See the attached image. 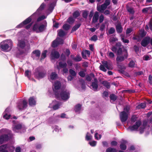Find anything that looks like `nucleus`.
<instances>
[{"label": "nucleus", "mask_w": 152, "mask_h": 152, "mask_svg": "<svg viewBox=\"0 0 152 152\" xmlns=\"http://www.w3.org/2000/svg\"><path fill=\"white\" fill-rule=\"evenodd\" d=\"M31 74V72L29 70H26L25 72V76L27 77L29 79H30V78Z\"/></svg>", "instance_id": "c756f323"}, {"label": "nucleus", "mask_w": 152, "mask_h": 152, "mask_svg": "<svg viewBox=\"0 0 152 152\" xmlns=\"http://www.w3.org/2000/svg\"><path fill=\"white\" fill-rule=\"evenodd\" d=\"M105 68V66L103 65H101L99 66L100 69L104 72H106L107 71Z\"/></svg>", "instance_id": "c03bdc74"}, {"label": "nucleus", "mask_w": 152, "mask_h": 152, "mask_svg": "<svg viewBox=\"0 0 152 152\" xmlns=\"http://www.w3.org/2000/svg\"><path fill=\"white\" fill-rule=\"evenodd\" d=\"M71 57L73 60L76 61H80L82 59L81 57L79 56H77L75 57H73V56L71 55Z\"/></svg>", "instance_id": "cd10ccee"}, {"label": "nucleus", "mask_w": 152, "mask_h": 152, "mask_svg": "<svg viewBox=\"0 0 152 152\" xmlns=\"http://www.w3.org/2000/svg\"><path fill=\"white\" fill-rule=\"evenodd\" d=\"M122 40L125 43H128L129 42V41L128 39H125L124 38H122Z\"/></svg>", "instance_id": "774afa93"}, {"label": "nucleus", "mask_w": 152, "mask_h": 152, "mask_svg": "<svg viewBox=\"0 0 152 152\" xmlns=\"http://www.w3.org/2000/svg\"><path fill=\"white\" fill-rule=\"evenodd\" d=\"M117 57L116 61L118 62H121L126 58L128 57V53L127 50H125L122 51V49L120 48L117 52Z\"/></svg>", "instance_id": "20e7f679"}, {"label": "nucleus", "mask_w": 152, "mask_h": 152, "mask_svg": "<svg viewBox=\"0 0 152 152\" xmlns=\"http://www.w3.org/2000/svg\"><path fill=\"white\" fill-rule=\"evenodd\" d=\"M61 103L60 102L54 101L50 104V106L51 107L52 106L53 109L54 110H56L59 109L60 106L61 105Z\"/></svg>", "instance_id": "6e6552de"}, {"label": "nucleus", "mask_w": 152, "mask_h": 152, "mask_svg": "<svg viewBox=\"0 0 152 152\" xmlns=\"http://www.w3.org/2000/svg\"><path fill=\"white\" fill-rule=\"evenodd\" d=\"M108 95V93L107 91H104L103 93V96L104 97H107Z\"/></svg>", "instance_id": "69168bd1"}, {"label": "nucleus", "mask_w": 152, "mask_h": 152, "mask_svg": "<svg viewBox=\"0 0 152 152\" xmlns=\"http://www.w3.org/2000/svg\"><path fill=\"white\" fill-rule=\"evenodd\" d=\"M146 106V103H142L137 106V108H144Z\"/></svg>", "instance_id": "72a5a7b5"}, {"label": "nucleus", "mask_w": 152, "mask_h": 152, "mask_svg": "<svg viewBox=\"0 0 152 152\" xmlns=\"http://www.w3.org/2000/svg\"><path fill=\"white\" fill-rule=\"evenodd\" d=\"M149 83L150 84H152V76L150 75L149 76Z\"/></svg>", "instance_id": "338daca9"}, {"label": "nucleus", "mask_w": 152, "mask_h": 152, "mask_svg": "<svg viewBox=\"0 0 152 152\" xmlns=\"http://www.w3.org/2000/svg\"><path fill=\"white\" fill-rule=\"evenodd\" d=\"M92 137V136L89 133H87L86 136V140H90L91 139Z\"/></svg>", "instance_id": "79ce46f5"}, {"label": "nucleus", "mask_w": 152, "mask_h": 152, "mask_svg": "<svg viewBox=\"0 0 152 152\" xmlns=\"http://www.w3.org/2000/svg\"><path fill=\"white\" fill-rule=\"evenodd\" d=\"M27 102L25 100L22 102H19L18 105V107L20 110H22L26 108L27 106Z\"/></svg>", "instance_id": "ddd939ff"}, {"label": "nucleus", "mask_w": 152, "mask_h": 152, "mask_svg": "<svg viewBox=\"0 0 152 152\" xmlns=\"http://www.w3.org/2000/svg\"><path fill=\"white\" fill-rule=\"evenodd\" d=\"M102 136L100 134H99L97 132H96L94 135V137L95 139L97 140H98L101 139Z\"/></svg>", "instance_id": "e433bc0d"}, {"label": "nucleus", "mask_w": 152, "mask_h": 152, "mask_svg": "<svg viewBox=\"0 0 152 152\" xmlns=\"http://www.w3.org/2000/svg\"><path fill=\"white\" fill-rule=\"evenodd\" d=\"M81 105L78 104L76 105L75 107V110L76 112H79L81 110Z\"/></svg>", "instance_id": "f704fd0d"}, {"label": "nucleus", "mask_w": 152, "mask_h": 152, "mask_svg": "<svg viewBox=\"0 0 152 152\" xmlns=\"http://www.w3.org/2000/svg\"><path fill=\"white\" fill-rule=\"evenodd\" d=\"M69 72L70 74L73 76H75L76 75V73L72 69H69Z\"/></svg>", "instance_id": "58836bf2"}, {"label": "nucleus", "mask_w": 152, "mask_h": 152, "mask_svg": "<svg viewBox=\"0 0 152 152\" xmlns=\"http://www.w3.org/2000/svg\"><path fill=\"white\" fill-rule=\"evenodd\" d=\"M106 152H117V150L114 148H109L107 149Z\"/></svg>", "instance_id": "7c9ffc66"}, {"label": "nucleus", "mask_w": 152, "mask_h": 152, "mask_svg": "<svg viewBox=\"0 0 152 152\" xmlns=\"http://www.w3.org/2000/svg\"><path fill=\"white\" fill-rule=\"evenodd\" d=\"M70 27V26L69 25L67 24H65L63 25V28L64 29L67 30L69 29Z\"/></svg>", "instance_id": "4c0bfd02"}, {"label": "nucleus", "mask_w": 152, "mask_h": 152, "mask_svg": "<svg viewBox=\"0 0 152 152\" xmlns=\"http://www.w3.org/2000/svg\"><path fill=\"white\" fill-rule=\"evenodd\" d=\"M132 29L131 28H128L126 31V34H128L130 33L132 31Z\"/></svg>", "instance_id": "e2e57ef3"}, {"label": "nucleus", "mask_w": 152, "mask_h": 152, "mask_svg": "<svg viewBox=\"0 0 152 152\" xmlns=\"http://www.w3.org/2000/svg\"><path fill=\"white\" fill-rule=\"evenodd\" d=\"M58 35L60 37H62L65 35V33L62 30H60L58 32Z\"/></svg>", "instance_id": "2f4dec72"}, {"label": "nucleus", "mask_w": 152, "mask_h": 152, "mask_svg": "<svg viewBox=\"0 0 152 152\" xmlns=\"http://www.w3.org/2000/svg\"><path fill=\"white\" fill-rule=\"evenodd\" d=\"M45 6V4L44 3H42L35 13L26 19L22 23L18 25L17 26V28H20L22 27L24 25H26L28 23L31 21L32 19H36L39 15L40 12L44 9Z\"/></svg>", "instance_id": "f03ea898"}, {"label": "nucleus", "mask_w": 152, "mask_h": 152, "mask_svg": "<svg viewBox=\"0 0 152 152\" xmlns=\"http://www.w3.org/2000/svg\"><path fill=\"white\" fill-rule=\"evenodd\" d=\"M116 30L118 33H121L122 31V28L120 24H118L116 26Z\"/></svg>", "instance_id": "c85d7f7f"}, {"label": "nucleus", "mask_w": 152, "mask_h": 152, "mask_svg": "<svg viewBox=\"0 0 152 152\" xmlns=\"http://www.w3.org/2000/svg\"><path fill=\"white\" fill-rule=\"evenodd\" d=\"M115 31V29L113 28H111L109 30L108 33L110 34H113Z\"/></svg>", "instance_id": "6e6d98bb"}, {"label": "nucleus", "mask_w": 152, "mask_h": 152, "mask_svg": "<svg viewBox=\"0 0 152 152\" xmlns=\"http://www.w3.org/2000/svg\"><path fill=\"white\" fill-rule=\"evenodd\" d=\"M59 56V54L58 52L56 51L55 50H52L51 57L52 61H53V60L56 58H58Z\"/></svg>", "instance_id": "f8f14e48"}, {"label": "nucleus", "mask_w": 152, "mask_h": 152, "mask_svg": "<svg viewBox=\"0 0 152 152\" xmlns=\"http://www.w3.org/2000/svg\"><path fill=\"white\" fill-rule=\"evenodd\" d=\"M7 145H3L0 146V152H8L7 149L8 148Z\"/></svg>", "instance_id": "5701e85b"}, {"label": "nucleus", "mask_w": 152, "mask_h": 152, "mask_svg": "<svg viewBox=\"0 0 152 152\" xmlns=\"http://www.w3.org/2000/svg\"><path fill=\"white\" fill-rule=\"evenodd\" d=\"M64 41L61 38L57 37L56 39L53 41L52 44V46L53 47H57L58 45L63 44Z\"/></svg>", "instance_id": "1a4fd4ad"}, {"label": "nucleus", "mask_w": 152, "mask_h": 152, "mask_svg": "<svg viewBox=\"0 0 152 152\" xmlns=\"http://www.w3.org/2000/svg\"><path fill=\"white\" fill-rule=\"evenodd\" d=\"M122 141L120 145V147L122 150H125L126 148V144L127 142L126 141L124 140H122Z\"/></svg>", "instance_id": "a878e982"}, {"label": "nucleus", "mask_w": 152, "mask_h": 152, "mask_svg": "<svg viewBox=\"0 0 152 152\" xmlns=\"http://www.w3.org/2000/svg\"><path fill=\"white\" fill-rule=\"evenodd\" d=\"M97 39V37L96 35H94L91 38V40L94 41H96Z\"/></svg>", "instance_id": "864d4df0"}, {"label": "nucleus", "mask_w": 152, "mask_h": 152, "mask_svg": "<svg viewBox=\"0 0 152 152\" xmlns=\"http://www.w3.org/2000/svg\"><path fill=\"white\" fill-rule=\"evenodd\" d=\"M150 42V37H145L142 41L141 44L142 46L145 47Z\"/></svg>", "instance_id": "dca6fc26"}, {"label": "nucleus", "mask_w": 152, "mask_h": 152, "mask_svg": "<svg viewBox=\"0 0 152 152\" xmlns=\"http://www.w3.org/2000/svg\"><path fill=\"white\" fill-rule=\"evenodd\" d=\"M79 15V13L78 12L76 11L75 12L73 15V17L76 18Z\"/></svg>", "instance_id": "4d7b16f0"}, {"label": "nucleus", "mask_w": 152, "mask_h": 152, "mask_svg": "<svg viewBox=\"0 0 152 152\" xmlns=\"http://www.w3.org/2000/svg\"><path fill=\"white\" fill-rule=\"evenodd\" d=\"M18 45V47L20 48V49L23 50L22 51L20 52V54L26 53L27 51L30 49L29 45H26L25 42L23 40L19 41Z\"/></svg>", "instance_id": "423d86ee"}, {"label": "nucleus", "mask_w": 152, "mask_h": 152, "mask_svg": "<svg viewBox=\"0 0 152 152\" xmlns=\"http://www.w3.org/2000/svg\"><path fill=\"white\" fill-rule=\"evenodd\" d=\"M64 61H63L60 62L59 63V66H57V68L58 69H59L60 67L62 68H65L67 64L65 62V58L64 56Z\"/></svg>", "instance_id": "aec40b11"}, {"label": "nucleus", "mask_w": 152, "mask_h": 152, "mask_svg": "<svg viewBox=\"0 0 152 152\" xmlns=\"http://www.w3.org/2000/svg\"><path fill=\"white\" fill-rule=\"evenodd\" d=\"M130 108L129 106H126L124 109V111L120 113V118L122 122H125L127 119Z\"/></svg>", "instance_id": "39448f33"}, {"label": "nucleus", "mask_w": 152, "mask_h": 152, "mask_svg": "<svg viewBox=\"0 0 152 152\" xmlns=\"http://www.w3.org/2000/svg\"><path fill=\"white\" fill-rule=\"evenodd\" d=\"M118 40L115 37H111L110 38V42H113Z\"/></svg>", "instance_id": "052dcab7"}, {"label": "nucleus", "mask_w": 152, "mask_h": 152, "mask_svg": "<svg viewBox=\"0 0 152 152\" xmlns=\"http://www.w3.org/2000/svg\"><path fill=\"white\" fill-rule=\"evenodd\" d=\"M102 84L107 88L110 87V85L109 83L107 81H104L102 83Z\"/></svg>", "instance_id": "ea45409f"}, {"label": "nucleus", "mask_w": 152, "mask_h": 152, "mask_svg": "<svg viewBox=\"0 0 152 152\" xmlns=\"http://www.w3.org/2000/svg\"><path fill=\"white\" fill-rule=\"evenodd\" d=\"M47 52V51L46 50H45L43 51L42 53L41 57L42 59L44 58L46 56V53Z\"/></svg>", "instance_id": "8fccbe9b"}, {"label": "nucleus", "mask_w": 152, "mask_h": 152, "mask_svg": "<svg viewBox=\"0 0 152 152\" xmlns=\"http://www.w3.org/2000/svg\"><path fill=\"white\" fill-rule=\"evenodd\" d=\"M102 65H104L105 67L108 69H111V67L108 64L107 62L106 61H102Z\"/></svg>", "instance_id": "bb28decb"}, {"label": "nucleus", "mask_w": 152, "mask_h": 152, "mask_svg": "<svg viewBox=\"0 0 152 152\" xmlns=\"http://www.w3.org/2000/svg\"><path fill=\"white\" fill-rule=\"evenodd\" d=\"M46 74V72L44 71L36 72L35 73V76L37 78L41 79L44 77Z\"/></svg>", "instance_id": "9b49d317"}, {"label": "nucleus", "mask_w": 152, "mask_h": 152, "mask_svg": "<svg viewBox=\"0 0 152 152\" xmlns=\"http://www.w3.org/2000/svg\"><path fill=\"white\" fill-rule=\"evenodd\" d=\"M12 46V43L10 39L3 41L0 43V48L2 51L7 52L10 50Z\"/></svg>", "instance_id": "7ed1b4c3"}, {"label": "nucleus", "mask_w": 152, "mask_h": 152, "mask_svg": "<svg viewBox=\"0 0 152 152\" xmlns=\"http://www.w3.org/2000/svg\"><path fill=\"white\" fill-rule=\"evenodd\" d=\"M127 9L128 11L130 13L133 14L134 13V9L131 7H127Z\"/></svg>", "instance_id": "a19ab883"}, {"label": "nucleus", "mask_w": 152, "mask_h": 152, "mask_svg": "<svg viewBox=\"0 0 152 152\" xmlns=\"http://www.w3.org/2000/svg\"><path fill=\"white\" fill-rule=\"evenodd\" d=\"M80 24H78L74 26L72 28V31H74L77 30L80 26Z\"/></svg>", "instance_id": "49530a36"}, {"label": "nucleus", "mask_w": 152, "mask_h": 152, "mask_svg": "<svg viewBox=\"0 0 152 152\" xmlns=\"http://www.w3.org/2000/svg\"><path fill=\"white\" fill-rule=\"evenodd\" d=\"M10 111V108H7L4 113H3V117L6 119H8L10 118V115L9 114V113Z\"/></svg>", "instance_id": "a211bd4d"}, {"label": "nucleus", "mask_w": 152, "mask_h": 152, "mask_svg": "<svg viewBox=\"0 0 152 152\" xmlns=\"http://www.w3.org/2000/svg\"><path fill=\"white\" fill-rule=\"evenodd\" d=\"M108 56L110 58H112L114 57V55L113 53L110 52L109 53Z\"/></svg>", "instance_id": "680f3d73"}, {"label": "nucleus", "mask_w": 152, "mask_h": 152, "mask_svg": "<svg viewBox=\"0 0 152 152\" xmlns=\"http://www.w3.org/2000/svg\"><path fill=\"white\" fill-rule=\"evenodd\" d=\"M88 12L87 11H84L83 13V17L85 18H86L88 16Z\"/></svg>", "instance_id": "13d9d810"}, {"label": "nucleus", "mask_w": 152, "mask_h": 152, "mask_svg": "<svg viewBox=\"0 0 152 152\" xmlns=\"http://www.w3.org/2000/svg\"><path fill=\"white\" fill-rule=\"evenodd\" d=\"M110 0H106L104 3L103 4L107 7L110 4Z\"/></svg>", "instance_id": "5fc2aeb1"}, {"label": "nucleus", "mask_w": 152, "mask_h": 152, "mask_svg": "<svg viewBox=\"0 0 152 152\" xmlns=\"http://www.w3.org/2000/svg\"><path fill=\"white\" fill-rule=\"evenodd\" d=\"M61 86L60 82L58 81H56L53 84V89L55 92L56 98L61 97V99L66 100L69 98V92L66 90H61L60 94L58 91Z\"/></svg>", "instance_id": "f257e3e1"}, {"label": "nucleus", "mask_w": 152, "mask_h": 152, "mask_svg": "<svg viewBox=\"0 0 152 152\" xmlns=\"http://www.w3.org/2000/svg\"><path fill=\"white\" fill-rule=\"evenodd\" d=\"M90 88L94 91H97L98 88V80H97L95 78L94 79V82L92 83L91 86Z\"/></svg>", "instance_id": "4468645a"}, {"label": "nucleus", "mask_w": 152, "mask_h": 152, "mask_svg": "<svg viewBox=\"0 0 152 152\" xmlns=\"http://www.w3.org/2000/svg\"><path fill=\"white\" fill-rule=\"evenodd\" d=\"M129 66L130 67H133L136 66L135 62L133 61H131L129 63Z\"/></svg>", "instance_id": "c9c22d12"}, {"label": "nucleus", "mask_w": 152, "mask_h": 152, "mask_svg": "<svg viewBox=\"0 0 152 152\" xmlns=\"http://www.w3.org/2000/svg\"><path fill=\"white\" fill-rule=\"evenodd\" d=\"M74 21V20L72 17H69L67 20V22L69 23H73Z\"/></svg>", "instance_id": "3c124183"}, {"label": "nucleus", "mask_w": 152, "mask_h": 152, "mask_svg": "<svg viewBox=\"0 0 152 152\" xmlns=\"http://www.w3.org/2000/svg\"><path fill=\"white\" fill-rule=\"evenodd\" d=\"M57 77V75L55 72H53L51 74L49 78L50 80L52 81L53 80L56 79Z\"/></svg>", "instance_id": "b1692460"}, {"label": "nucleus", "mask_w": 152, "mask_h": 152, "mask_svg": "<svg viewBox=\"0 0 152 152\" xmlns=\"http://www.w3.org/2000/svg\"><path fill=\"white\" fill-rule=\"evenodd\" d=\"M33 55H34L37 57H39L40 54V52L38 50H36L33 51Z\"/></svg>", "instance_id": "473e14b6"}, {"label": "nucleus", "mask_w": 152, "mask_h": 152, "mask_svg": "<svg viewBox=\"0 0 152 152\" xmlns=\"http://www.w3.org/2000/svg\"><path fill=\"white\" fill-rule=\"evenodd\" d=\"M29 105L33 106L36 105V100L35 98L34 97H31L29 99Z\"/></svg>", "instance_id": "412c9836"}, {"label": "nucleus", "mask_w": 152, "mask_h": 152, "mask_svg": "<svg viewBox=\"0 0 152 152\" xmlns=\"http://www.w3.org/2000/svg\"><path fill=\"white\" fill-rule=\"evenodd\" d=\"M141 122L140 121H138L136 122L135 124L132 126H129L127 129L128 131H134L136 130L140 125Z\"/></svg>", "instance_id": "9d476101"}, {"label": "nucleus", "mask_w": 152, "mask_h": 152, "mask_svg": "<svg viewBox=\"0 0 152 152\" xmlns=\"http://www.w3.org/2000/svg\"><path fill=\"white\" fill-rule=\"evenodd\" d=\"M110 97L111 100L113 101H115L117 99L116 96L114 94L111 95Z\"/></svg>", "instance_id": "de8ad7c7"}, {"label": "nucleus", "mask_w": 152, "mask_h": 152, "mask_svg": "<svg viewBox=\"0 0 152 152\" xmlns=\"http://www.w3.org/2000/svg\"><path fill=\"white\" fill-rule=\"evenodd\" d=\"M46 18V16L45 15H42L39 17L37 19V21L39 22L42 20Z\"/></svg>", "instance_id": "37998d69"}, {"label": "nucleus", "mask_w": 152, "mask_h": 152, "mask_svg": "<svg viewBox=\"0 0 152 152\" xmlns=\"http://www.w3.org/2000/svg\"><path fill=\"white\" fill-rule=\"evenodd\" d=\"M9 139L8 135L7 134L2 135L0 136V144H1L4 142L7 141Z\"/></svg>", "instance_id": "2eb2a0df"}, {"label": "nucleus", "mask_w": 152, "mask_h": 152, "mask_svg": "<svg viewBox=\"0 0 152 152\" xmlns=\"http://www.w3.org/2000/svg\"><path fill=\"white\" fill-rule=\"evenodd\" d=\"M54 131L56 132H58L61 131V129L57 126H55L53 127Z\"/></svg>", "instance_id": "09e8293b"}, {"label": "nucleus", "mask_w": 152, "mask_h": 152, "mask_svg": "<svg viewBox=\"0 0 152 152\" xmlns=\"http://www.w3.org/2000/svg\"><path fill=\"white\" fill-rule=\"evenodd\" d=\"M104 19V17L102 15H100L99 18V21L100 23H102L103 22Z\"/></svg>", "instance_id": "bf43d9fd"}, {"label": "nucleus", "mask_w": 152, "mask_h": 152, "mask_svg": "<svg viewBox=\"0 0 152 152\" xmlns=\"http://www.w3.org/2000/svg\"><path fill=\"white\" fill-rule=\"evenodd\" d=\"M45 28V26L43 25H40L39 27L37 24H35L33 27V30L37 32H39L43 31Z\"/></svg>", "instance_id": "0eeeda50"}, {"label": "nucleus", "mask_w": 152, "mask_h": 152, "mask_svg": "<svg viewBox=\"0 0 152 152\" xmlns=\"http://www.w3.org/2000/svg\"><path fill=\"white\" fill-rule=\"evenodd\" d=\"M22 126L20 124H18L13 126V130L15 132H18L19 130L22 128Z\"/></svg>", "instance_id": "393cba45"}, {"label": "nucleus", "mask_w": 152, "mask_h": 152, "mask_svg": "<svg viewBox=\"0 0 152 152\" xmlns=\"http://www.w3.org/2000/svg\"><path fill=\"white\" fill-rule=\"evenodd\" d=\"M79 75L82 77H84L85 75V71H80L78 73Z\"/></svg>", "instance_id": "a18cd8bd"}, {"label": "nucleus", "mask_w": 152, "mask_h": 152, "mask_svg": "<svg viewBox=\"0 0 152 152\" xmlns=\"http://www.w3.org/2000/svg\"><path fill=\"white\" fill-rule=\"evenodd\" d=\"M89 144L91 146H94L96 144V142L95 141H93L89 142Z\"/></svg>", "instance_id": "603ef678"}, {"label": "nucleus", "mask_w": 152, "mask_h": 152, "mask_svg": "<svg viewBox=\"0 0 152 152\" xmlns=\"http://www.w3.org/2000/svg\"><path fill=\"white\" fill-rule=\"evenodd\" d=\"M107 7L103 4L101 5L98 6L97 7V10L99 12L103 13L104 12V10L106 9Z\"/></svg>", "instance_id": "4be33fe9"}, {"label": "nucleus", "mask_w": 152, "mask_h": 152, "mask_svg": "<svg viewBox=\"0 0 152 152\" xmlns=\"http://www.w3.org/2000/svg\"><path fill=\"white\" fill-rule=\"evenodd\" d=\"M142 12L144 14H151L152 13V8L151 7L145 8L142 10Z\"/></svg>", "instance_id": "f3484780"}, {"label": "nucleus", "mask_w": 152, "mask_h": 152, "mask_svg": "<svg viewBox=\"0 0 152 152\" xmlns=\"http://www.w3.org/2000/svg\"><path fill=\"white\" fill-rule=\"evenodd\" d=\"M99 13L97 12H96L94 14L93 18L92 23H95L99 19Z\"/></svg>", "instance_id": "6ab92c4d"}, {"label": "nucleus", "mask_w": 152, "mask_h": 152, "mask_svg": "<svg viewBox=\"0 0 152 152\" xmlns=\"http://www.w3.org/2000/svg\"><path fill=\"white\" fill-rule=\"evenodd\" d=\"M94 15V11L93 10H91L89 14V17L91 19Z\"/></svg>", "instance_id": "0e129e2a"}]
</instances>
